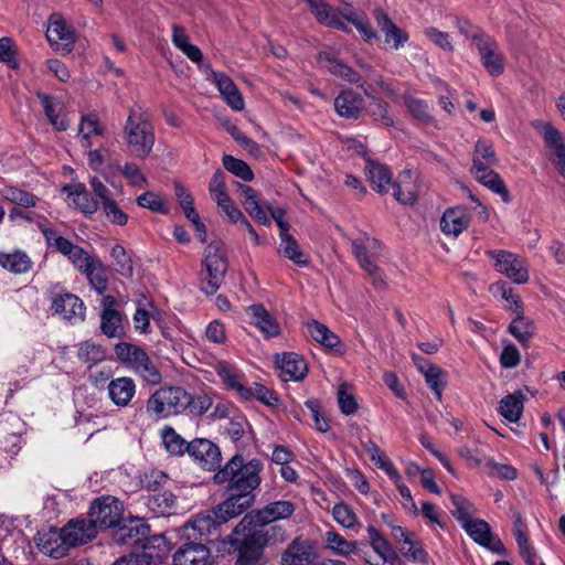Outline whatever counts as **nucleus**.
<instances>
[{
  "instance_id": "obj_1",
  "label": "nucleus",
  "mask_w": 565,
  "mask_h": 565,
  "mask_svg": "<svg viewBox=\"0 0 565 565\" xmlns=\"http://www.w3.org/2000/svg\"><path fill=\"white\" fill-rule=\"evenodd\" d=\"M263 463L254 458L245 460L239 454L234 455L224 467L220 468L213 479L216 483H226L227 491H242L253 494L262 482Z\"/></svg>"
},
{
  "instance_id": "obj_2",
  "label": "nucleus",
  "mask_w": 565,
  "mask_h": 565,
  "mask_svg": "<svg viewBox=\"0 0 565 565\" xmlns=\"http://www.w3.org/2000/svg\"><path fill=\"white\" fill-rule=\"evenodd\" d=\"M122 135L127 148L136 158L143 160L150 156L156 141L154 128L141 107L130 109Z\"/></svg>"
},
{
  "instance_id": "obj_3",
  "label": "nucleus",
  "mask_w": 565,
  "mask_h": 565,
  "mask_svg": "<svg viewBox=\"0 0 565 565\" xmlns=\"http://www.w3.org/2000/svg\"><path fill=\"white\" fill-rule=\"evenodd\" d=\"M250 524L252 521L244 516L230 536L231 545L237 551V565H256L269 541L267 531L249 529Z\"/></svg>"
},
{
  "instance_id": "obj_4",
  "label": "nucleus",
  "mask_w": 565,
  "mask_h": 565,
  "mask_svg": "<svg viewBox=\"0 0 565 565\" xmlns=\"http://www.w3.org/2000/svg\"><path fill=\"white\" fill-rule=\"evenodd\" d=\"M117 360L145 382L157 385L161 382V373L148 353L139 345L119 342L115 345Z\"/></svg>"
},
{
  "instance_id": "obj_5",
  "label": "nucleus",
  "mask_w": 565,
  "mask_h": 565,
  "mask_svg": "<svg viewBox=\"0 0 565 565\" xmlns=\"http://www.w3.org/2000/svg\"><path fill=\"white\" fill-rule=\"evenodd\" d=\"M190 404V394L179 386L158 388L148 399L146 408L157 418H166L182 413Z\"/></svg>"
},
{
  "instance_id": "obj_6",
  "label": "nucleus",
  "mask_w": 565,
  "mask_h": 565,
  "mask_svg": "<svg viewBox=\"0 0 565 565\" xmlns=\"http://www.w3.org/2000/svg\"><path fill=\"white\" fill-rule=\"evenodd\" d=\"M227 271L226 253L217 243H211L204 252L201 269V290L206 295L215 294Z\"/></svg>"
},
{
  "instance_id": "obj_7",
  "label": "nucleus",
  "mask_w": 565,
  "mask_h": 565,
  "mask_svg": "<svg viewBox=\"0 0 565 565\" xmlns=\"http://www.w3.org/2000/svg\"><path fill=\"white\" fill-rule=\"evenodd\" d=\"M484 254L492 260L494 270L512 282L516 285L529 282V266L526 259L521 255L507 249H487Z\"/></svg>"
},
{
  "instance_id": "obj_8",
  "label": "nucleus",
  "mask_w": 565,
  "mask_h": 565,
  "mask_svg": "<svg viewBox=\"0 0 565 565\" xmlns=\"http://www.w3.org/2000/svg\"><path fill=\"white\" fill-rule=\"evenodd\" d=\"M468 38L477 47L487 72L492 76L501 75L504 71V64L498 42L482 31H476L468 35Z\"/></svg>"
},
{
  "instance_id": "obj_9",
  "label": "nucleus",
  "mask_w": 565,
  "mask_h": 565,
  "mask_svg": "<svg viewBox=\"0 0 565 565\" xmlns=\"http://www.w3.org/2000/svg\"><path fill=\"white\" fill-rule=\"evenodd\" d=\"M124 505L114 497H102L90 507L89 521L100 527H116L122 521Z\"/></svg>"
},
{
  "instance_id": "obj_10",
  "label": "nucleus",
  "mask_w": 565,
  "mask_h": 565,
  "mask_svg": "<svg viewBox=\"0 0 565 565\" xmlns=\"http://www.w3.org/2000/svg\"><path fill=\"white\" fill-rule=\"evenodd\" d=\"M41 231L49 245L54 246L61 254L66 256L68 260L79 270L83 271L93 262V257L88 255L82 247L73 244L67 238L58 236L54 230L41 226Z\"/></svg>"
},
{
  "instance_id": "obj_11",
  "label": "nucleus",
  "mask_w": 565,
  "mask_h": 565,
  "mask_svg": "<svg viewBox=\"0 0 565 565\" xmlns=\"http://www.w3.org/2000/svg\"><path fill=\"white\" fill-rule=\"evenodd\" d=\"M46 39L55 50L70 53L76 42V32L60 14H52L49 19Z\"/></svg>"
},
{
  "instance_id": "obj_12",
  "label": "nucleus",
  "mask_w": 565,
  "mask_h": 565,
  "mask_svg": "<svg viewBox=\"0 0 565 565\" xmlns=\"http://www.w3.org/2000/svg\"><path fill=\"white\" fill-rule=\"evenodd\" d=\"M286 214H277L276 224L279 228V253L290 259L295 265L299 267H308L310 259L308 255L300 248L298 242L289 233L290 225L285 220Z\"/></svg>"
},
{
  "instance_id": "obj_13",
  "label": "nucleus",
  "mask_w": 565,
  "mask_h": 565,
  "mask_svg": "<svg viewBox=\"0 0 565 565\" xmlns=\"http://www.w3.org/2000/svg\"><path fill=\"white\" fill-rule=\"evenodd\" d=\"M543 140L548 150V159L556 171L565 179V135L551 124L542 127Z\"/></svg>"
},
{
  "instance_id": "obj_14",
  "label": "nucleus",
  "mask_w": 565,
  "mask_h": 565,
  "mask_svg": "<svg viewBox=\"0 0 565 565\" xmlns=\"http://www.w3.org/2000/svg\"><path fill=\"white\" fill-rule=\"evenodd\" d=\"M188 454L207 471L220 468L221 450L209 439L196 438L189 443Z\"/></svg>"
},
{
  "instance_id": "obj_15",
  "label": "nucleus",
  "mask_w": 565,
  "mask_h": 565,
  "mask_svg": "<svg viewBox=\"0 0 565 565\" xmlns=\"http://www.w3.org/2000/svg\"><path fill=\"white\" fill-rule=\"evenodd\" d=\"M352 250L359 265L365 270L373 273L375 270L374 258L380 255L382 250V243L363 233L361 236L352 239Z\"/></svg>"
},
{
  "instance_id": "obj_16",
  "label": "nucleus",
  "mask_w": 565,
  "mask_h": 565,
  "mask_svg": "<svg viewBox=\"0 0 565 565\" xmlns=\"http://www.w3.org/2000/svg\"><path fill=\"white\" fill-rule=\"evenodd\" d=\"M227 492L228 498L213 510V514L220 523H225L242 514L254 502V494L242 491Z\"/></svg>"
},
{
  "instance_id": "obj_17",
  "label": "nucleus",
  "mask_w": 565,
  "mask_h": 565,
  "mask_svg": "<svg viewBox=\"0 0 565 565\" xmlns=\"http://www.w3.org/2000/svg\"><path fill=\"white\" fill-rule=\"evenodd\" d=\"M420 189L419 175L415 171L406 169L398 174L393 184V195L402 204L412 205L416 202Z\"/></svg>"
},
{
  "instance_id": "obj_18",
  "label": "nucleus",
  "mask_w": 565,
  "mask_h": 565,
  "mask_svg": "<svg viewBox=\"0 0 565 565\" xmlns=\"http://www.w3.org/2000/svg\"><path fill=\"white\" fill-rule=\"evenodd\" d=\"M35 542L41 552L53 558H61L68 552L62 529L47 527L39 531Z\"/></svg>"
},
{
  "instance_id": "obj_19",
  "label": "nucleus",
  "mask_w": 565,
  "mask_h": 565,
  "mask_svg": "<svg viewBox=\"0 0 565 565\" xmlns=\"http://www.w3.org/2000/svg\"><path fill=\"white\" fill-rule=\"evenodd\" d=\"M67 547H74L92 541L97 533L96 524L89 519H76L62 527Z\"/></svg>"
},
{
  "instance_id": "obj_20",
  "label": "nucleus",
  "mask_w": 565,
  "mask_h": 565,
  "mask_svg": "<svg viewBox=\"0 0 565 565\" xmlns=\"http://www.w3.org/2000/svg\"><path fill=\"white\" fill-rule=\"evenodd\" d=\"M52 309L56 315L67 321H83L85 318L84 302L81 298L70 292L54 296L52 300Z\"/></svg>"
},
{
  "instance_id": "obj_21",
  "label": "nucleus",
  "mask_w": 565,
  "mask_h": 565,
  "mask_svg": "<svg viewBox=\"0 0 565 565\" xmlns=\"http://www.w3.org/2000/svg\"><path fill=\"white\" fill-rule=\"evenodd\" d=\"M467 534L478 544L491 550L494 553L503 551V544L499 537L491 532L488 522L481 519H473L462 526Z\"/></svg>"
},
{
  "instance_id": "obj_22",
  "label": "nucleus",
  "mask_w": 565,
  "mask_h": 565,
  "mask_svg": "<svg viewBox=\"0 0 565 565\" xmlns=\"http://www.w3.org/2000/svg\"><path fill=\"white\" fill-rule=\"evenodd\" d=\"M209 548L202 543H186L173 554V565H212Z\"/></svg>"
},
{
  "instance_id": "obj_23",
  "label": "nucleus",
  "mask_w": 565,
  "mask_h": 565,
  "mask_svg": "<svg viewBox=\"0 0 565 565\" xmlns=\"http://www.w3.org/2000/svg\"><path fill=\"white\" fill-rule=\"evenodd\" d=\"M279 376L282 381H301L308 373V366L303 358L299 354L289 352L277 356Z\"/></svg>"
},
{
  "instance_id": "obj_24",
  "label": "nucleus",
  "mask_w": 565,
  "mask_h": 565,
  "mask_svg": "<svg viewBox=\"0 0 565 565\" xmlns=\"http://www.w3.org/2000/svg\"><path fill=\"white\" fill-rule=\"evenodd\" d=\"M115 533L116 541L122 544H137L143 541L150 533L149 525L139 518L121 521Z\"/></svg>"
},
{
  "instance_id": "obj_25",
  "label": "nucleus",
  "mask_w": 565,
  "mask_h": 565,
  "mask_svg": "<svg viewBox=\"0 0 565 565\" xmlns=\"http://www.w3.org/2000/svg\"><path fill=\"white\" fill-rule=\"evenodd\" d=\"M295 510L296 505L291 501H274L256 512L255 522L259 525H267L279 520H286L294 514Z\"/></svg>"
},
{
  "instance_id": "obj_26",
  "label": "nucleus",
  "mask_w": 565,
  "mask_h": 565,
  "mask_svg": "<svg viewBox=\"0 0 565 565\" xmlns=\"http://www.w3.org/2000/svg\"><path fill=\"white\" fill-rule=\"evenodd\" d=\"M252 323L259 329L266 338L278 337L281 332L276 318L263 305H252L246 309Z\"/></svg>"
},
{
  "instance_id": "obj_27",
  "label": "nucleus",
  "mask_w": 565,
  "mask_h": 565,
  "mask_svg": "<svg viewBox=\"0 0 565 565\" xmlns=\"http://www.w3.org/2000/svg\"><path fill=\"white\" fill-rule=\"evenodd\" d=\"M212 81L216 85L226 104L235 111L244 109V98L233 82V79L224 73H212Z\"/></svg>"
},
{
  "instance_id": "obj_28",
  "label": "nucleus",
  "mask_w": 565,
  "mask_h": 565,
  "mask_svg": "<svg viewBox=\"0 0 565 565\" xmlns=\"http://www.w3.org/2000/svg\"><path fill=\"white\" fill-rule=\"evenodd\" d=\"M108 397L118 407H126L136 394V384L131 377L113 379L107 385Z\"/></svg>"
},
{
  "instance_id": "obj_29",
  "label": "nucleus",
  "mask_w": 565,
  "mask_h": 565,
  "mask_svg": "<svg viewBox=\"0 0 565 565\" xmlns=\"http://www.w3.org/2000/svg\"><path fill=\"white\" fill-rule=\"evenodd\" d=\"M214 514L198 515L193 520L185 523L182 535L188 540H204L210 536L213 531L221 525Z\"/></svg>"
},
{
  "instance_id": "obj_30",
  "label": "nucleus",
  "mask_w": 565,
  "mask_h": 565,
  "mask_svg": "<svg viewBox=\"0 0 565 565\" xmlns=\"http://www.w3.org/2000/svg\"><path fill=\"white\" fill-rule=\"evenodd\" d=\"M309 6L310 12L315 15L317 21L327 26L347 31L345 24L339 15V12L333 9L326 0H305Z\"/></svg>"
},
{
  "instance_id": "obj_31",
  "label": "nucleus",
  "mask_w": 565,
  "mask_h": 565,
  "mask_svg": "<svg viewBox=\"0 0 565 565\" xmlns=\"http://www.w3.org/2000/svg\"><path fill=\"white\" fill-rule=\"evenodd\" d=\"M375 20L377 22V25L380 30L385 35V43L391 44L393 43L392 47L394 50H398L402 47L407 41L408 35L405 31L399 29L385 13L383 10H376L375 11Z\"/></svg>"
},
{
  "instance_id": "obj_32",
  "label": "nucleus",
  "mask_w": 565,
  "mask_h": 565,
  "mask_svg": "<svg viewBox=\"0 0 565 565\" xmlns=\"http://www.w3.org/2000/svg\"><path fill=\"white\" fill-rule=\"evenodd\" d=\"M363 106L362 96L352 89L342 90L334 99L335 111L344 118H358Z\"/></svg>"
},
{
  "instance_id": "obj_33",
  "label": "nucleus",
  "mask_w": 565,
  "mask_h": 565,
  "mask_svg": "<svg viewBox=\"0 0 565 565\" xmlns=\"http://www.w3.org/2000/svg\"><path fill=\"white\" fill-rule=\"evenodd\" d=\"M525 399V394L521 390L514 391L502 397L499 403L498 413L505 420L518 423L523 415Z\"/></svg>"
},
{
  "instance_id": "obj_34",
  "label": "nucleus",
  "mask_w": 565,
  "mask_h": 565,
  "mask_svg": "<svg viewBox=\"0 0 565 565\" xmlns=\"http://www.w3.org/2000/svg\"><path fill=\"white\" fill-rule=\"evenodd\" d=\"M324 61L328 63L326 67L328 71L342 78L343 81L350 83V84H358L365 93L366 96H372L373 88L371 85L364 86L361 83V75L354 71L351 66L344 64L341 60L331 57L329 55L324 56Z\"/></svg>"
},
{
  "instance_id": "obj_35",
  "label": "nucleus",
  "mask_w": 565,
  "mask_h": 565,
  "mask_svg": "<svg viewBox=\"0 0 565 565\" xmlns=\"http://www.w3.org/2000/svg\"><path fill=\"white\" fill-rule=\"evenodd\" d=\"M170 545L164 534L153 535L143 544V551L140 553L148 565H160L170 553Z\"/></svg>"
},
{
  "instance_id": "obj_36",
  "label": "nucleus",
  "mask_w": 565,
  "mask_h": 565,
  "mask_svg": "<svg viewBox=\"0 0 565 565\" xmlns=\"http://www.w3.org/2000/svg\"><path fill=\"white\" fill-rule=\"evenodd\" d=\"M365 172L372 188L375 191L380 193H386L391 186L393 188L392 173L388 167L372 160H367Z\"/></svg>"
},
{
  "instance_id": "obj_37",
  "label": "nucleus",
  "mask_w": 565,
  "mask_h": 565,
  "mask_svg": "<svg viewBox=\"0 0 565 565\" xmlns=\"http://www.w3.org/2000/svg\"><path fill=\"white\" fill-rule=\"evenodd\" d=\"M470 171L478 182L489 188L494 193L502 195L503 200L507 201V188L501 177L493 171V167L472 166Z\"/></svg>"
},
{
  "instance_id": "obj_38",
  "label": "nucleus",
  "mask_w": 565,
  "mask_h": 565,
  "mask_svg": "<svg viewBox=\"0 0 565 565\" xmlns=\"http://www.w3.org/2000/svg\"><path fill=\"white\" fill-rule=\"evenodd\" d=\"M324 548L340 557H349L358 553V543L348 541L334 530L327 531L323 535Z\"/></svg>"
},
{
  "instance_id": "obj_39",
  "label": "nucleus",
  "mask_w": 565,
  "mask_h": 565,
  "mask_svg": "<svg viewBox=\"0 0 565 565\" xmlns=\"http://www.w3.org/2000/svg\"><path fill=\"white\" fill-rule=\"evenodd\" d=\"M32 265L31 258L23 250L0 252V266L12 274H25Z\"/></svg>"
},
{
  "instance_id": "obj_40",
  "label": "nucleus",
  "mask_w": 565,
  "mask_h": 565,
  "mask_svg": "<svg viewBox=\"0 0 565 565\" xmlns=\"http://www.w3.org/2000/svg\"><path fill=\"white\" fill-rule=\"evenodd\" d=\"M310 561L311 547L299 539L294 540L281 554V565H308Z\"/></svg>"
},
{
  "instance_id": "obj_41",
  "label": "nucleus",
  "mask_w": 565,
  "mask_h": 565,
  "mask_svg": "<svg viewBox=\"0 0 565 565\" xmlns=\"http://www.w3.org/2000/svg\"><path fill=\"white\" fill-rule=\"evenodd\" d=\"M515 318L509 324V333L516 339L522 345L526 347L536 331L534 322L524 317L523 309L514 311Z\"/></svg>"
},
{
  "instance_id": "obj_42",
  "label": "nucleus",
  "mask_w": 565,
  "mask_h": 565,
  "mask_svg": "<svg viewBox=\"0 0 565 565\" xmlns=\"http://www.w3.org/2000/svg\"><path fill=\"white\" fill-rule=\"evenodd\" d=\"M307 330L311 338L326 349H335L341 343L340 338L334 332H332L326 324L317 320L308 321Z\"/></svg>"
},
{
  "instance_id": "obj_43",
  "label": "nucleus",
  "mask_w": 565,
  "mask_h": 565,
  "mask_svg": "<svg viewBox=\"0 0 565 565\" xmlns=\"http://www.w3.org/2000/svg\"><path fill=\"white\" fill-rule=\"evenodd\" d=\"M90 188L96 201V209L100 207L104 212H121L113 199L110 190L98 179H90Z\"/></svg>"
},
{
  "instance_id": "obj_44",
  "label": "nucleus",
  "mask_w": 565,
  "mask_h": 565,
  "mask_svg": "<svg viewBox=\"0 0 565 565\" xmlns=\"http://www.w3.org/2000/svg\"><path fill=\"white\" fill-rule=\"evenodd\" d=\"M224 179V172H222L221 170L216 171L211 178L209 191L212 200L215 201L217 205L223 209L224 212H230L232 202L226 192Z\"/></svg>"
},
{
  "instance_id": "obj_45",
  "label": "nucleus",
  "mask_w": 565,
  "mask_h": 565,
  "mask_svg": "<svg viewBox=\"0 0 565 565\" xmlns=\"http://www.w3.org/2000/svg\"><path fill=\"white\" fill-rule=\"evenodd\" d=\"M468 214H441L439 225L441 232L449 237H458L469 225Z\"/></svg>"
},
{
  "instance_id": "obj_46",
  "label": "nucleus",
  "mask_w": 565,
  "mask_h": 565,
  "mask_svg": "<svg viewBox=\"0 0 565 565\" xmlns=\"http://www.w3.org/2000/svg\"><path fill=\"white\" fill-rule=\"evenodd\" d=\"M334 521L343 529L359 531L361 522L354 510L347 503L340 502L332 508Z\"/></svg>"
},
{
  "instance_id": "obj_47",
  "label": "nucleus",
  "mask_w": 565,
  "mask_h": 565,
  "mask_svg": "<svg viewBox=\"0 0 565 565\" xmlns=\"http://www.w3.org/2000/svg\"><path fill=\"white\" fill-rule=\"evenodd\" d=\"M497 163L498 158L492 143L484 139L478 140L472 156V166L494 167Z\"/></svg>"
},
{
  "instance_id": "obj_48",
  "label": "nucleus",
  "mask_w": 565,
  "mask_h": 565,
  "mask_svg": "<svg viewBox=\"0 0 565 565\" xmlns=\"http://www.w3.org/2000/svg\"><path fill=\"white\" fill-rule=\"evenodd\" d=\"M490 292L494 297H501L505 302L509 310L518 311L523 309L522 301L518 295L513 294V288L507 281L498 280L490 286Z\"/></svg>"
},
{
  "instance_id": "obj_49",
  "label": "nucleus",
  "mask_w": 565,
  "mask_h": 565,
  "mask_svg": "<svg viewBox=\"0 0 565 565\" xmlns=\"http://www.w3.org/2000/svg\"><path fill=\"white\" fill-rule=\"evenodd\" d=\"M84 273L90 286L98 292L103 294L107 289V274L105 266L97 259H93Z\"/></svg>"
},
{
  "instance_id": "obj_50",
  "label": "nucleus",
  "mask_w": 565,
  "mask_h": 565,
  "mask_svg": "<svg viewBox=\"0 0 565 565\" xmlns=\"http://www.w3.org/2000/svg\"><path fill=\"white\" fill-rule=\"evenodd\" d=\"M100 330L108 338L119 337L122 333V315L119 311H102Z\"/></svg>"
},
{
  "instance_id": "obj_51",
  "label": "nucleus",
  "mask_w": 565,
  "mask_h": 565,
  "mask_svg": "<svg viewBox=\"0 0 565 565\" xmlns=\"http://www.w3.org/2000/svg\"><path fill=\"white\" fill-rule=\"evenodd\" d=\"M450 500L454 505L452 515L459 521L461 526L470 522L476 512L475 505L466 498L451 493Z\"/></svg>"
},
{
  "instance_id": "obj_52",
  "label": "nucleus",
  "mask_w": 565,
  "mask_h": 565,
  "mask_svg": "<svg viewBox=\"0 0 565 565\" xmlns=\"http://www.w3.org/2000/svg\"><path fill=\"white\" fill-rule=\"evenodd\" d=\"M162 441L168 452L179 456L188 452L189 443H186L175 430L171 427H166L162 430Z\"/></svg>"
},
{
  "instance_id": "obj_53",
  "label": "nucleus",
  "mask_w": 565,
  "mask_h": 565,
  "mask_svg": "<svg viewBox=\"0 0 565 565\" xmlns=\"http://www.w3.org/2000/svg\"><path fill=\"white\" fill-rule=\"evenodd\" d=\"M222 163L228 172L244 181H252L254 179V173L250 167L241 159L231 154H225L222 159Z\"/></svg>"
},
{
  "instance_id": "obj_54",
  "label": "nucleus",
  "mask_w": 565,
  "mask_h": 565,
  "mask_svg": "<svg viewBox=\"0 0 565 565\" xmlns=\"http://www.w3.org/2000/svg\"><path fill=\"white\" fill-rule=\"evenodd\" d=\"M111 257L114 266L118 274L125 277H130L134 271L132 262L126 249L121 245H115L111 248Z\"/></svg>"
},
{
  "instance_id": "obj_55",
  "label": "nucleus",
  "mask_w": 565,
  "mask_h": 565,
  "mask_svg": "<svg viewBox=\"0 0 565 565\" xmlns=\"http://www.w3.org/2000/svg\"><path fill=\"white\" fill-rule=\"evenodd\" d=\"M244 398L255 397L265 405L274 406L278 403L277 395L268 387L259 383H253L247 391L243 393Z\"/></svg>"
},
{
  "instance_id": "obj_56",
  "label": "nucleus",
  "mask_w": 565,
  "mask_h": 565,
  "mask_svg": "<svg viewBox=\"0 0 565 565\" xmlns=\"http://www.w3.org/2000/svg\"><path fill=\"white\" fill-rule=\"evenodd\" d=\"M77 355L84 363L95 364L104 359L105 352L99 344L85 341L79 343Z\"/></svg>"
},
{
  "instance_id": "obj_57",
  "label": "nucleus",
  "mask_w": 565,
  "mask_h": 565,
  "mask_svg": "<svg viewBox=\"0 0 565 565\" xmlns=\"http://www.w3.org/2000/svg\"><path fill=\"white\" fill-rule=\"evenodd\" d=\"M401 551L413 562L420 564H427L428 562L427 552L424 550L422 542L415 535L402 545Z\"/></svg>"
},
{
  "instance_id": "obj_58",
  "label": "nucleus",
  "mask_w": 565,
  "mask_h": 565,
  "mask_svg": "<svg viewBox=\"0 0 565 565\" xmlns=\"http://www.w3.org/2000/svg\"><path fill=\"white\" fill-rule=\"evenodd\" d=\"M405 105L407 110L415 119L422 121L423 124H431L434 121L429 114L428 105L425 100L414 97H406Z\"/></svg>"
},
{
  "instance_id": "obj_59",
  "label": "nucleus",
  "mask_w": 565,
  "mask_h": 565,
  "mask_svg": "<svg viewBox=\"0 0 565 565\" xmlns=\"http://www.w3.org/2000/svg\"><path fill=\"white\" fill-rule=\"evenodd\" d=\"M387 104L381 99H373L366 108L367 114L385 127L394 125V119L390 115Z\"/></svg>"
},
{
  "instance_id": "obj_60",
  "label": "nucleus",
  "mask_w": 565,
  "mask_h": 565,
  "mask_svg": "<svg viewBox=\"0 0 565 565\" xmlns=\"http://www.w3.org/2000/svg\"><path fill=\"white\" fill-rule=\"evenodd\" d=\"M3 196L8 201L15 203L22 207H35L36 198L24 190L14 186H9L3 190Z\"/></svg>"
},
{
  "instance_id": "obj_61",
  "label": "nucleus",
  "mask_w": 565,
  "mask_h": 565,
  "mask_svg": "<svg viewBox=\"0 0 565 565\" xmlns=\"http://www.w3.org/2000/svg\"><path fill=\"white\" fill-rule=\"evenodd\" d=\"M427 385L435 393L437 399H441L443 390L446 384V373L439 367H429L424 375Z\"/></svg>"
},
{
  "instance_id": "obj_62",
  "label": "nucleus",
  "mask_w": 565,
  "mask_h": 565,
  "mask_svg": "<svg viewBox=\"0 0 565 565\" xmlns=\"http://www.w3.org/2000/svg\"><path fill=\"white\" fill-rule=\"evenodd\" d=\"M344 18L356 28V30L360 32V34L362 35L364 41H371L373 39H377L376 33L373 31L370 22L364 17H362L358 13L351 12V13L344 15Z\"/></svg>"
},
{
  "instance_id": "obj_63",
  "label": "nucleus",
  "mask_w": 565,
  "mask_h": 565,
  "mask_svg": "<svg viewBox=\"0 0 565 565\" xmlns=\"http://www.w3.org/2000/svg\"><path fill=\"white\" fill-rule=\"evenodd\" d=\"M137 203L141 209H148L151 212H166L164 201L161 195L154 192H145L137 198Z\"/></svg>"
},
{
  "instance_id": "obj_64",
  "label": "nucleus",
  "mask_w": 565,
  "mask_h": 565,
  "mask_svg": "<svg viewBox=\"0 0 565 565\" xmlns=\"http://www.w3.org/2000/svg\"><path fill=\"white\" fill-rule=\"evenodd\" d=\"M239 198L246 212H264L256 191L248 185L239 186Z\"/></svg>"
}]
</instances>
